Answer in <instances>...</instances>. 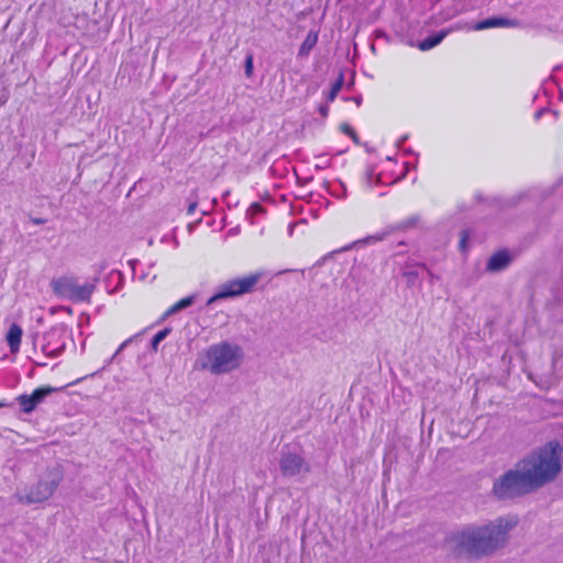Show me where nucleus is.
Here are the masks:
<instances>
[{
  "instance_id": "f257e3e1",
  "label": "nucleus",
  "mask_w": 563,
  "mask_h": 563,
  "mask_svg": "<svg viewBox=\"0 0 563 563\" xmlns=\"http://www.w3.org/2000/svg\"><path fill=\"white\" fill-rule=\"evenodd\" d=\"M517 523L516 518L500 517L484 526L467 525L450 533L446 542L456 555L481 559L504 547Z\"/></svg>"
},
{
  "instance_id": "f03ea898",
  "label": "nucleus",
  "mask_w": 563,
  "mask_h": 563,
  "mask_svg": "<svg viewBox=\"0 0 563 563\" xmlns=\"http://www.w3.org/2000/svg\"><path fill=\"white\" fill-rule=\"evenodd\" d=\"M532 490L552 482L561 471L560 448L549 442L517 463Z\"/></svg>"
},
{
  "instance_id": "7ed1b4c3",
  "label": "nucleus",
  "mask_w": 563,
  "mask_h": 563,
  "mask_svg": "<svg viewBox=\"0 0 563 563\" xmlns=\"http://www.w3.org/2000/svg\"><path fill=\"white\" fill-rule=\"evenodd\" d=\"M242 350L236 344L222 341L210 345L203 354L201 367L219 375L229 373L240 365Z\"/></svg>"
},
{
  "instance_id": "20e7f679",
  "label": "nucleus",
  "mask_w": 563,
  "mask_h": 563,
  "mask_svg": "<svg viewBox=\"0 0 563 563\" xmlns=\"http://www.w3.org/2000/svg\"><path fill=\"white\" fill-rule=\"evenodd\" d=\"M521 470L516 465L494 482L493 494L498 499H514L532 493Z\"/></svg>"
},
{
  "instance_id": "39448f33",
  "label": "nucleus",
  "mask_w": 563,
  "mask_h": 563,
  "mask_svg": "<svg viewBox=\"0 0 563 563\" xmlns=\"http://www.w3.org/2000/svg\"><path fill=\"white\" fill-rule=\"evenodd\" d=\"M262 277L263 273L256 272L220 284L216 292L207 300L206 306L210 307L219 300L235 298L252 292Z\"/></svg>"
},
{
  "instance_id": "423d86ee",
  "label": "nucleus",
  "mask_w": 563,
  "mask_h": 563,
  "mask_svg": "<svg viewBox=\"0 0 563 563\" xmlns=\"http://www.w3.org/2000/svg\"><path fill=\"white\" fill-rule=\"evenodd\" d=\"M57 474L47 473L36 483L24 487L15 493V498L20 504L31 505L47 500L56 490L59 484Z\"/></svg>"
},
{
  "instance_id": "0eeeda50",
  "label": "nucleus",
  "mask_w": 563,
  "mask_h": 563,
  "mask_svg": "<svg viewBox=\"0 0 563 563\" xmlns=\"http://www.w3.org/2000/svg\"><path fill=\"white\" fill-rule=\"evenodd\" d=\"M69 338L70 333L67 328L64 324H56L41 336H36L34 346H40L45 356L56 357L64 352Z\"/></svg>"
},
{
  "instance_id": "6e6552de",
  "label": "nucleus",
  "mask_w": 563,
  "mask_h": 563,
  "mask_svg": "<svg viewBox=\"0 0 563 563\" xmlns=\"http://www.w3.org/2000/svg\"><path fill=\"white\" fill-rule=\"evenodd\" d=\"M52 288L58 297L74 302L89 301L95 286L86 283L79 285L75 277L64 276L52 282Z\"/></svg>"
},
{
  "instance_id": "1a4fd4ad",
  "label": "nucleus",
  "mask_w": 563,
  "mask_h": 563,
  "mask_svg": "<svg viewBox=\"0 0 563 563\" xmlns=\"http://www.w3.org/2000/svg\"><path fill=\"white\" fill-rule=\"evenodd\" d=\"M279 470L283 476L295 477L302 473H310L311 466L301 454L283 450L279 459Z\"/></svg>"
},
{
  "instance_id": "9d476101",
  "label": "nucleus",
  "mask_w": 563,
  "mask_h": 563,
  "mask_svg": "<svg viewBox=\"0 0 563 563\" xmlns=\"http://www.w3.org/2000/svg\"><path fill=\"white\" fill-rule=\"evenodd\" d=\"M417 221H418L417 217H410V218H408V219H406L404 221H400V222H397L395 224H390V225L386 227L380 232H377V233H375L373 235H368L365 239L354 241V242H352V243H350V244H347V245H345V246L334 251L333 253H341V252L349 251V250L353 249L357 244H364V243L383 241V240H385L388 235H390L395 231H404V230H407L409 228L415 227Z\"/></svg>"
},
{
  "instance_id": "9b49d317",
  "label": "nucleus",
  "mask_w": 563,
  "mask_h": 563,
  "mask_svg": "<svg viewBox=\"0 0 563 563\" xmlns=\"http://www.w3.org/2000/svg\"><path fill=\"white\" fill-rule=\"evenodd\" d=\"M520 24V22L517 19H509L505 16H490L484 20H481L476 22L473 25V30L475 31H483L487 29H509V27H516Z\"/></svg>"
},
{
  "instance_id": "f8f14e48",
  "label": "nucleus",
  "mask_w": 563,
  "mask_h": 563,
  "mask_svg": "<svg viewBox=\"0 0 563 563\" xmlns=\"http://www.w3.org/2000/svg\"><path fill=\"white\" fill-rule=\"evenodd\" d=\"M512 262L510 252L506 249L494 253L487 261L486 271L489 273H499L505 271Z\"/></svg>"
},
{
  "instance_id": "ddd939ff",
  "label": "nucleus",
  "mask_w": 563,
  "mask_h": 563,
  "mask_svg": "<svg viewBox=\"0 0 563 563\" xmlns=\"http://www.w3.org/2000/svg\"><path fill=\"white\" fill-rule=\"evenodd\" d=\"M422 263L415 262L412 260H407L400 267L401 276L406 279V284L408 287H413L416 285L421 284L420 278V265Z\"/></svg>"
},
{
  "instance_id": "4468645a",
  "label": "nucleus",
  "mask_w": 563,
  "mask_h": 563,
  "mask_svg": "<svg viewBox=\"0 0 563 563\" xmlns=\"http://www.w3.org/2000/svg\"><path fill=\"white\" fill-rule=\"evenodd\" d=\"M453 29H442L426 38L418 42L417 47L422 51L427 52L432 49L433 47L438 46L451 32Z\"/></svg>"
},
{
  "instance_id": "2eb2a0df",
  "label": "nucleus",
  "mask_w": 563,
  "mask_h": 563,
  "mask_svg": "<svg viewBox=\"0 0 563 563\" xmlns=\"http://www.w3.org/2000/svg\"><path fill=\"white\" fill-rule=\"evenodd\" d=\"M7 343L11 353H18L21 345L22 329L16 323H12L7 333Z\"/></svg>"
},
{
  "instance_id": "dca6fc26",
  "label": "nucleus",
  "mask_w": 563,
  "mask_h": 563,
  "mask_svg": "<svg viewBox=\"0 0 563 563\" xmlns=\"http://www.w3.org/2000/svg\"><path fill=\"white\" fill-rule=\"evenodd\" d=\"M319 38V33L317 31H309L306 38L301 43L299 51H298V57L305 58L308 57L313 49V47L317 45Z\"/></svg>"
},
{
  "instance_id": "f3484780",
  "label": "nucleus",
  "mask_w": 563,
  "mask_h": 563,
  "mask_svg": "<svg viewBox=\"0 0 563 563\" xmlns=\"http://www.w3.org/2000/svg\"><path fill=\"white\" fill-rule=\"evenodd\" d=\"M196 298L197 296L194 294V295H189L187 297H184L181 298L180 300H178L177 302H175L173 306H170L163 314V319H166L190 306H192L196 301Z\"/></svg>"
},
{
  "instance_id": "a211bd4d",
  "label": "nucleus",
  "mask_w": 563,
  "mask_h": 563,
  "mask_svg": "<svg viewBox=\"0 0 563 563\" xmlns=\"http://www.w3.org/2000/svg\"><path fill=\"white\" fill-rule=\"evenodd\" d=\"M364 184L368 189H372L374 186L378 185H388L387 181L383 179V176L380 174L375 173L374 167H368L365 175H364ZM394 180L389 181V184H393Z\"/></svg>"
},
{
  "instance_id": "6ab92c4d",
  "label": "nucleus",
  "mask_w": 563,
  "mask_h": 563,
  "mask_svg": "<svg viewBox=\"0 0 563 563\" xmlns=\"http://www.w3.org/2000/svg\"><path fill=\"white\" fill-rule=\"evenodd\" d=\"M139 335H140V334H135V335H133V336H131V338L126 339L125 341H123V342L119 345V347L117 349V351L114 352V354H113L111 357H109V358H107V360L104 361V363H103L102 367H101L100 369H98L97 372L92 373L90 376H91V377H95V376H97V375L101 374V373H102V372H103V371H104V369H106V368H107V367H108V366H109V365H110V364L115 360V357H117V356H118V355H119V354H120V353H121V352H122V351H123V350H124V349H125L130 343H132V341H133L135 338H137Z\"/></svg>"
},
{
  "instance_id": "aec40b11",
  "label": "nucleus",
  "mask_w": 563,
  "mask_h": 563,
  "mask_svg": "<svg viewBox=\"0 0 563 563\" xmlns=\"http://www.w3.org/2000/svg\"><path fill=\"white\" fill-rule=\"evenodd\" d=\"M327 189L331 196L338 199H344L347 196V189L341 180L329 183Z\"/></svg>"
},
{
  "instance_id": "412c9836",
  "label": "nucleus",
  "mask_w": 563,
  "mask_h": 563,
  "mask_svg": "<svg viewBox=\"0 0 563 563\" xmlns=\"http://www.w3.org/2000/svg\"><path fill=\"white\" fill-rule=\"evenodd\" d=\"M56 388L53 387H38L33 390L32 394H30L34 405L37 407L38 404H41L45 397L54 393Z\"/></svg>"
},
{
  "instance_id": "4be33fe9",
  "label": "nucleus",
  "mask_w": 563,
  "mask_h": 563,
  "mask_svg": "<svg viewBox=\"0 0 563 563\" xmlns=\"http://www.w3.org/2000/svg\"><path fill=\"white\" fill-rule=\"evenodd\" d=\"M56 388L53 387H38L33 390L32 394H30L34 405L37 407L38 404H41L45 397L54 393Z\"/></svg>"
},
{
  "instance_id": "5701e85b",
  "label": "nucleus",
  "mask_w": 563,
  "mask_h": 563,
  "mask_svg": "<svg viewBox=\"0 0 563 563\" xmlns=\"http://www.w3.org/2000/svg\"><path fill=\"white\" fill-rule=\"evenodd\" d=\"M16 402L20 405L21 410L24 413H31L35 410L36 406L34 405L32 398L27 394H22L16 397Z\"/></svg>"
},
{
  "instance_id": "b1692460",
  "label": "nucleus",
  "mask_w": 563,
  "mask_h": 563,
  "mask_svg": "<svg viewBox=\"0 0 563 563\" xmlns=\"http://www.w3.org/2000/svg\"><path fill=\"white\" fill-rule=\"evenodd\" d=\"M463 11V0H453L451 7L444 9L442 16L444 20H449L457 15Z\"/></svg>"
},
{
  "instance_id": "393cba45",
  "label": "nucleus",
  "mask_w": 563,
  "mask_h": 563,
  "mask_svg": "<svg viewBox=\"0 0 563 563\" xmlns=\"http://www.w3.org/2000/svg\"><path fill=\"white\" fill-rule=\"evenodd\" d=\"M343 84H344V75L341 73L339 75V77L335 79V81L332 84L331 89L329 90V92L327 95L328 102H332L336 98L339 91L343 87Z\"/></svg>"
},
{
  "instance_id": "a878e982",
  "label": "nucleus",
  "mask_w": 563,
  "mask_h": 563,
  "mask_svg": "<svg viewBox=\"0 0 563 563\" xmlns=\"http://www.w3.org/2000/svg\"><path fill=\"white\" fill-rule=\"evenodd\" d=\"M170 329L169 328H164L162 330H159L153 338H152V341H151V346L154 351H157V347L159 345V343L162 341H164L167 335L170 333Z\"/></svg>"
},
{
  "instance_id": "bb28decb",
  "label": "nucleus",
  "mask_w": 563,
  "mask_h": 563,
  "mask_svg": "<svg viewBox=\"0 0 563 563\" xmlns=\"http://www.w3.org/2000/svg\"><path fill=\"white\" fill-rule=\"evenodd\" d=\"M341 131L344 134L349 135L355 143L358 142L357 134L350 124H347V123L341 124Z\"/></svg>"
},
{
  "instance_id": "cd10ccee",
  "label": "nucleus",
  "mask_w": 563,
  "mask_h": 563,
  "mask_svg": "<svg viewBox=\"0 0 563 563\" xmlns=\"http://www.w3.org/2000/svg\"><path fill=\"white\" fill-rule=\"evenodd\" d=\"M470 239V231L468 230H463L461 232V239H460V249L462 251H466L467 250V240Z\"/></svg>"
},
{
  "instance_id": "c85d7f7f",
  "label": "nucleus",
  "mask_w": 563,
  "mask_h": 563,
  "mask_svg": "<svg viewBox=\"0 0 563 563\" xmlns=\"http://www.w3.org/2000/svg\"><path fill=\"white\" fill-rule=\"evenodd\" d=\"M253 73V57L252 55H247L245 59V74L246 76H251Z\"/></svg>"
},
{
  "instance_id": "c756f323",
  "label": "nucleus",
  "mask_w": 563,
  "mask_h": 563,
  "mask_svg": "<svg viewBox=\"0 0 563 563\" xmlns=\"http://www.w3.org/2000/svg\"><path fill=\"white\" fill-rule=\"evenodd\" d=\"M318 112L323 117L327 118L329 114V104L328 101L325 103H321L318 107Z\"/></svg>"
},
{
  "instance_id": "7c9ffc66",
  "label": "nucleus",
  "mask_w": 563,
  "mask_h": 563,
  "mask_svg": "<svg viewBox=\"0 0 563 563\" xmlns=\"http://www.w3.org/2000/svg\"><path fill=\"white\" fill-rule=\"evenodd\" d=\"M250 211H252L253 214H258V213L264 211V208H263V206L261 203L254 202V203L251 205Z\"/></svg>"
},
{
  "instance_id": "2f4dec72",
  "label": "nucleus",
  "mask_w": 563,
  "mask_h": 563,
  "mask_svg": "<svg viewBox=\"0 0 563 563\" xmlns=\"http://www.w3.org/2000/svg\"><path fill=\"white\" fill-rule=\"evenodd\" d=\"M197 205H198V203H197V201H196V200H195V201H191V202L188 205V208H187V214H188V216L194 214V212H195V211H196V209H197Z\"/></svg>"
},
{
  "instance_id": "473e14b6",
  "label": "nucleus",
  "mask_w": 563,
  "mask_h": 563,
  "mask_svg": "<svg viewBox=\"0 0 563 563\" xmlns=\"http://www.w3.org/2000/svg\"><path fill=\"white\" fill-rule=\"evenodd\" d=\"M548 111H549V109H548V108H541V109H539V110L534 113V119H536L537 121H538V120H540V119H541V117H542L545 112H548Z\"/></svg>"
},
{
  "instance_id": "72a5a7b5",
  "label": "nucleus",
  "mask_w": 563,
  "mask_h": 563,
  "mask_svg": "<svg viewBox=\"0 0 563 563\" xmlns=\"http://www.w3.org/2000/svg\"><path fill=\"white\" fill-rule=\"evenodd\" d=\"M421 267V271H424L427 272L428 276L430 277V280L432 282V279L435 277L434 274L430 271V268L426 265V264H421L420 265Z\"/></svg>"
},
{
  "instance_id": "f704fd0d",
  "label": "nucleus",
  "mask_w": 563,
  "mask_h": 563,
  "mask_svg": "<svg viewBox=\"0 0 563 563\" xmlns=\"http://www.w3.org/2000/svg\"><path fill=\"white\" fill-rule=\"evenodd\" d=\"M351 100H353L357 107L362 104V96H354L351 98Z\"/></svg>"
},
{
  "instance_id": "c9c22d12",
  "label": "nucleus",
  "mask_w": 563,
  "mask_h": 563,
  "mask_svg": "<svg viewBox=\"0 0 563 563\" xmlns=\"http://www.w3.org/2000/svg\"><path fill=\"white\" fill-rule=\"evenodd\" d=\"M110 277H115L118 278L119 280L122 279V275L120 272H117V271H113L111 274H110Z\"/></svg>"
},
{
  "instance_id": "e433bc0d",
  "label": "nucleus",
  "mask_w": 563,
  "mask_h": 563,
  "mask_svg": "<svg viewBox=\"0 0 563 563\" xmlns=\"http://www.w3.org/2000/svg\"><path fill=\"white\" fill-rule=\"evenodd\" d=\"M32 222L34 224H43L45 222V220L41 219V218H34V219H32Z\"/></svg>"
},
{
  "instance_id": "4c0bfd02",
  "label": "nucleus",
  "mask_w": 563,
  "mask_h": 563,
  "mask_svg": "<svg viewBox=\"0 0 563 563\" xmlns=\"http://www.w3.org/2000/svg\"><path fill=\"white\" fill-rule=\"evenodd\" d=\"M559 70H563V65L556 66V67L554 68V71H559Z\"/></svg>"
},
{
  "instance_id": "58836bf2",
  "label": "nucleus",
  "mask_w": 563,
  "mask_h": 563,
  "mask_svg": "<svg viewBox=\"0 0 563 563\" xmlns=\"http://www.w3.org/2000/svg\"><path fill=\"white\" fill-rule=\"evenodd\" d=\"M406 140H407V136L405 135V136H402V137L399 140V142H398V143H399V144H400V143H404Z\"/></svg>"
},
{
  "instance_id": "ea45409f",
  "label": "nucleus",
  "mask_w": 563,
  "mask_h": 563,
  "mask_svg": "<svg viewBox=\"0 0 563 563\" xmlns=\"http://www.w3.org/2000/svg\"><path fill=\"white\" fill-rule=\"evenodd\" d=\"M137 263V261H130V264L132 265V268L134 269V264Z\"/></svg>"
},
{
  "instance_id": "a19ab883",
  "label": "nucleus",
  "mask_w": 563,
  "mask_h": 563,
  "mask_svg": "<svg viewBox=\"0 0 563 563\" xmlns=\"http://www.w3.org/2000/svg\"><path fill=\"white\" fill-rule=\"evenodd\" d=\"M292 227H294L292 224H290V225H289V233H290V234H291V232H292Z\"/></svg>"
},
{
  "instance_id": "79ce46f5",
  "label": "nucleus",
  "mask_w": 563,
  "mask_h": 563,
  "mask_svg": "<svg viewBox=\"0 0 563 563\" xmlns=\"http://www.w3.org/2000/svg\"><path fill=\"white\" fill-rule=\"evenodd\" d=\"M4 406V404L0 402V408H2Z\"/></svg>"
}]
</instances>
